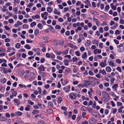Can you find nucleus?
<instances>
[{
	"label": "nucleus",
	"instance_id": "obj_1",
	"mask_svg": "<svg viewBox=\"0 0 124 124\" xmlns=\"http://www.w3.org/2000/svg\"><path fill=\"white\" fill-rule=\"evenodd\" d=\"M102 95L103 97V99H107L109 97V95L108 93L105 91H103L102 92Z\"/></svg>",
	"mask_w": 124,
	"mask_h": 124
},
{
	"label": "nucleus",
	"instance_id": "obj_2",
	"mask_svg": "<svg viewBox=\"0 0 124 124\" xmlns=\"http://www.w3.org/2000/svg\"><path fill=\"white\" fill-rule=\"evenodd\" d=\"M48 15V13L46 12H45L41 14V17L44 20H46L47 19V16Z\"/></svg>",
	"mask_w": 124,
	"mask_h": 124
},
{
	"label": "nucleus",
	"instance_id": "obj_3",
	"mask_svg": "<svg viewBox=\"0 0 124 124\" xmlns=\"http://www.w3.org/2000/svg\"><path fill=\"white\" fill-rule=\"evenodd\" d=\"M69 98L70 99L72 100L75 99L76 97V94L75 93H70L69 95Z\"/></svg>",
	"mask_w": 124,
	"mask_h": 124
},
{
	"label": "nucleus",
	"instance_id": "obj_4",
	"mask_svg": "<svg viewBox=\"0 0 124 124\" xmlns=\"http://www.w3.org/2000/svg\"><path fill=\"white\" fill-rule=\"evenodd\" d=\"M3 69H4L3 72L5 74H7L8 72L10 73L12 72V70L10 68H9L8 69L5 68H3Z\"/></svg>",
	"mask_w": 124,
	"mask_h": 124
},
{
	"label": "nucleus",
	"instance_id": "obj_5",
	"mask_svg": "<svg viewBox=\"0 0 124 124\" xmlns=\"http://www.w3.org/2000/svg\"><path fill=\"white\" fill-rule=\"evenodd\" d=\"M14 101V103L15 105L18 106L20 104V101L17 99H15Z\"/></svg>",
	"mask_w": 124,
	"mask_h": 124
},
{
	"label": "nucleus",
	"instance_id": "obj_6",
	"mask_svg": "<svg viewBox=\"0 0 124 124\" xmlns=\"http://www.w3.org/2000/svg\"><path fill=\"white\" fill-rule=\"evenodd\" d=\"M70 87L69 85H67L64 87L63 89L66 93H68L69 92Z\"/></svg>",
	"mask_w": 124,
	"mask_h": 124
},
{
	"label": "nucleus",
	"instance_id": "obj_7",
	"mask_svg": "<svg viewBox=\"0 0 124 124\" xmlns=\"http://www.w3.org/2000/svg\"><path fill=\"white\" fill-rule=\"evenodd\" d=\"M44 67L42 65H41L38 68V69L40 71H44L45 70Z\"/></svg>",
	"mask_w": 124,
	"mask_h": 124
},
{
	"label": "nucleus",
	"instance_id": "obj_8",
	"mask_svg": "<svg viewBox=\"0 0 124 124\" xmlns=\"http://www.w3.org/2000/svg\"><path fill=\"white\" fill-rule=\"evenodd\" d=\"M15 113V116L19 117L21 116L22 115V113L20 111H17Z\"/></svg>",
	"mask_w": 124,
	"mask_h": 124
},
{
	"label": "nucleus",
	"instance_id": "obj_9",
	"mask_svg": "<svg viewBox=\"0 0 124 124\" xmlns=\"http://www.w3.org/2000/svg\"><path fill=\"white\" fill-rule=\"evenodd\" d=\"M94 53L95 54H99L101 53V50L98 49H95L93 51Z\"/></svg>",
	"mask_w": 124,
	"mask_h": 124
},
{
	"label": "nucleus",
	"instance_id": "obj_10",
	"mask_svg": "<svg viewBox=\"0 0 124 124\" xmlns=\"http://www.w3.org/2000/svg\"><path fill=\"white\" fill-rule=\"evenodd\" d=\"M92 43L93 44H95L97 46H98L99 41L98 40L96 39H94L92 41Z\"/></svg>",
	"mask_w": 124,
	"mask_h": 124
},
{
	"label": "nucleus",
	"instance_id": "obj_11",
	"mask_svg": "<svg viewBox=\"0 0 124 124\" xmlns=\"http://www.w3.org/2000/svg\"><path fill=\"white\" fill-rule=\"evenodd\" d=\"M92 115L95 117L97 118H99L100 117L99 114L97 112L93 113Z\"/></svg>",
	"mask_w": 124,
	"mask_h": 124
},
{
	"label": "nucleus",
	"instance_id": "obj_12",
	"mask_svg": "<svg viewBox=\"0 0 124 124\" xmlns=\"http://www.w3.org/2000/svg\"><path fill=\"white\" fill-rule=\"evenodd\" d=\"M99 73H101L103 75H105L106 74V73L104 69L102 70H99Z\"/></svg>",
	"mask_w": 124,
	"mask_h": 124
},
{
	"label": "nucleus",
	"instance_id": "obj_13",
	"mask_svg": "<svg viewBox=\"0 0 124 124\" xmlns=\"http://www.w3.org/2000/svg\"><path fill=\"white\" fill-rule=\"evenodd\" d=\"M84 83L85 85L87 86L90 85L91 83V82L90 81H86L85 80L84 81Z\"/></svg>",
	"mask_w": 124,
	"mask_h": 124
},
{
	"label": "nucleus",
	"instance_id": "obj_14",
	"mask_svg": "<svg viewBox=\"0 0 124 124\" xmlns=\"http://www.w3.org/2000/svg\"><path fill=\"white\" fill-rule=\"evenodd\" d=\"M100 65L101 67L103 68L106 67L107 65V64L106 63L102 62L100 64Z\"/></svg>",
	"mask_w": 124,
	"mask_h": 124
},
{
	"label": "nucleus",
	"instance_id": "obj_15",
	"mask_svg": "<svg viewBox=\"0 0 124 124\" xmlns=\"http://www.w3.org/2000/svg\"><path fill=\"white\" fill-rule=\"evenodd\" d=\"M17 23H16L15 24V27H18L19 25H22V23L20 22L19 21H17Z\"/></svg>",
	"mask_w": 124,
	"mask_h": 124
},
{
	"label": "nucleus",
	"instance_id": "obj_16",
	"mask_svg": "<svg viewBox=\"0 0 124 124\" xmlns=\"http://www.w3.org/2000/svg\"><path fill=\"white\" fill-rule=\"evenodd\" d=\"M47 57L51 59H54L55 57L54 55H46Z\"/></svg>",
	"mask_w": 124,
	"mask_h": 124
},
{
	"label": "nucleus",
	"instance_id": "obj_17",
	"mask_svg": "<svg viewBox=\"0 0 124 124\" xmlns=\"http://www.w3.org/2000/svg\"><path fill=\"white\" fill-rule=\"evenodd\" d=\"M108 64L109 65L112 67H115L116 65L114 62L111 61L109 62Z\"/></svg>",
	"mask_w": 124,
	"mask_h": 124
},
{
	"label": "nucleus",
	"instance_id": "obj_18",
	"mask_svg": "<svg viewBox=\"0 0 124 124\" xmlns=\"http://www.w3.org/2000/svg\"><path fill=\"white\" fill-rule=\"evenodd\" d=\"M77 86L79 87H81V88H84L85 87H87V86L85 85H82V84H80L78 85Z\"/></svg>",
	"mask_w": 124,
	"mask_h": 124
},
{
	"label": "nucleus",
	"instance_id": "obj_19",
	"mask_svg": "<svg viewBox=\"0 0 124 124\" xmlns=\"http://www.w3.org/2000/svg\"><path fill=\"white\" fill-rule=\"evenodd\" d=\"M118 86V85L117 84H115L112 86V88L114 89L115 91H116L117 90V88Z\"/></svg>",
	"mask_w": 124,
	"mask_h": 124
},
{
	"label": "nucleus",
	"instance_id": "obj_20",
	"mask_svg": "<svg viewBox=\"0 0 124 124\" xmlns=\"http://www.w3.org/2000/svg\"><path fill=\"white\" fill-rule=\"evenodd\" d=\"M7 120V119L5 117H0V121H5Z\"/></svg>",
	"mask_w": 124,
	"mask_h": 124
},
{
	"label": "nucleus",
	"instance_id": "obj_21",
	"mask_svg": "<svg viewBox=\"0 0 124 124\" xmlns=\"http://www.w3.org/2000/svg\"><path fill=\"white\" fill-rule=\"evenodd\" d=\"M54 13L56 14H57L58 15H60V12H58L57 10L56 9H54Z\"/></svg>",
	"mask_w": 124,
	"mask_h": 124
},
{
	"label": "nucleus",
	"instance_id": "obj_22",
	"mask_svg": "<svg viewBox=\"0 0 124 124\" xmlns=\"http://www.w3.org/2000/svg\"><path fill=\"white\" fill-rule=\"evenodd\" d=\"M68 82V81L64 80L62 82V84L63 85H65Z\"/></svg>",
	"mask_w": 124,
	"mask_h": 124
},
{
	"label": "nucleus",
	"instance_id": "obj_23",
	"mask_svg": "<svg viewBox=\"0 0 124 124\" xmlns=\"http://www.w3.org/2000/svg\"><path fill=\"white\" fill-rule=\"evenodd\" d=\"M69 61L67 59H65L64 61V64L66 66H68L69 65Z\"/></svg>",
	"mask_w": 124,
	"mask_h": 124
},
{
	"label": "nucleus",
	"instance_id": "obj_24",
	"mask_svg": "<svg viewBox=\"0 0 124 124\" xmlns=\"http://www.w3.org/2000/svg\"><path fill=\"white\" fill-rule=\"evenodd\" d=\"M105 69L106 71L108 72H110L111 70V68L109 67H106V68Z\"/></svg>",
	"mask_w": 124,
	"mask_h": 124
},
{
	"label": "nucleus",
	"instance_id": "obj_25",
	"mask_svg": "<svg viewBox=\"0 0 124 124\" xmlns=\"http://www.w3.org/2000/svg\"><path fill=\"white\" fill-rule=\"evenodd\" d=\"M30 75L31 76L30 79L32 80L35 78V74L33 73H31L30 74Z\"/></svg>",
	"mask_w": 124,
	"mask_h": 124
},
{
	"label": "nucleus",
	"instance_id": "obj_26",
	"mask_svg": "<svg viewBox=\"0 0 124 124\" xmlns=\"http://www.w3.org/2000/svg\"><path fill=\"white\" fill-rule=\"evenodd\" d=\"M6 79L5 78H2L0 80V82L3 84H5L6 81Z\"/></svg>",
	"mask_w": 124,
	"mask_h": 124
},
{
	"label": "nucleus",
	"instance_id": "obj_27",
	"mask_svg": "<svg viewBox=\"0 0 124 124\" xmlns=\"http://www.w3.org/2000/svg\"><path fill=\"white\" fill-rule=\"evenodd\" d=\"M58 100L57 101V102L58 103H60L62 101V99L61 97H59L58 98Z\"/></svg>",
	"mask_w": 124,
	"mask_h": 124
},
{
	"label": "nucleus",
	"instance_id": "obj_28",
	"mask_svg": "<svg viewBox=\"0 0 124 124\" xmlns=\"http://www.w3.org/2000/svg\"><path fill=\"white\" fill-rule=\"evenodd\" d=\"M21 88H26V86L24 85H22L21 84H19L18 85Z\"/></svg>",
	"mask_w": 124,
	"mask_h": 124
},
{
	"label": "nucleus",
	"instance_id": "obj_29",
	"mask_svg": "<svg viewBox=\"0 0 124 124\" xmlns=\"http://www.w3.org/2000/svg\"><path fill=\"white\" fill-rule=\"evenodd\" d=\"M47 11L49 13H51L52 11V10L50 7H48L47 8Z\"/></svg>",
	"mask_w": 124,
	"mask_h": 124
},
{
	"label": "nucleus",
	"instance_id": "obj_30",
	"mask_svg": "<svg viewBox=\"0 0 124 124\" xmlns=\"http://www.w3.org/2000/svg\"><path fill=\"white\" fill-rule=\"evenodd\" d=\"M81 110L85 111L86 110V108L84 106H82L81 108Z\"/></svg>",
	"mask_w": 124,
	"mask_h": 124
},
{
	"label": "nucleus",
	"instance_id": "obj_31",
	"mask_svg": "<svg viewBox=\"0 0 124 124\" xmlns=\"http://www.w3.org/2000/svg\"><path fill=\"white\" fill-rule=\"evenodd\" d=\"M115 80V79L113 78H111L110 84L111 85H113Z\"/></svg>",
	"mask_w": 124,
	"mask_h": 124
},
{
	"label": "nucleus",
	"instance_id": "obj_32",
	"mask_svg": "<svg viewBox=\"0 0 124 124\" xmlns=\"http://www.w3.org/2000/svg\"><path fill=\"white\" fill-rule=\"evenodd\" d=\"M36 51H37V54H40L41 53L40 52H41L40 50L39 49V48H36L35 50Z\"/></svg>",
	"mask_w": 124,
	"mask_h": 124
},
{
	"label": "nucleus",
	"instance_id": "obj_33",
	"mask_svg": "<svg viewBox=\"0 0 124 124\" xmlns=\"http://www.w3.org/2000/svg\"><path fill=\"white\" fill-rule=\"evenodd\" d=\"M48 105L50 107H53V103L50 102H49L48 103Z\"/></svg>",
	"mask_w": 124,
	"mask_h": 124
},
{
	"label": "nucleus",
	"instance_id": "obj_34",
	"mask_svg": "<svg viewBox=\"0 0 124 124\" xmlns=\"http://www.w3.org/2000/svg\"><path fill=\"white\" fill-rule=\"evenodd\" d=\"M118 24L117 23H116L115 24V25H114L112 27L110 28L111 29L114 30L115 29L116 27H117Z\"/></svg>",
	"mask_w": 124,
	"mask_h": 124
},
{
	"label": "nucleus",
	"instance_id": "obj_35",
	"mask_svg": "<svg viewBox=\"0 0 124 124\" xmlns=\"http://www.w3.org/2000/svg\"><path fill=\"white\" fill-rule=\"evenodd\" d=\"M39 113V111L38 110H34L32 112V113L33 115H35L36 114H37Z\"/></svg>",
	"mask_w": 124,
	"mask_h": 124
},
{
	"label": "nucleus",
	"instance_id": "obj_36",
	"mask_svg": "<svg viewBox=\"0 0 124 124\" xmlns=\"http://www.w3.org/2000/svg\"><path fill=\"white\" fill-rule=\"evenodd\" d=\"M39 30H35L34 32V35L36 36H37L39 33Z\"/></svg>",
	"mask_w": 124,
	"mask_h": 124
},
{
	"label": "nucleus",
	"instance_id": "obj_37",
	"mask_svg": "<svg viewBox=\"0 0 124 124\" xmlns=\"http://www.w3.org/2000/svg\"><path fill=\"white\" fill-rule=\"evenodd\" d=\"M73 61V62H76L78 60V59L76 57H74L72 58Z\"/></svg>",
	"mask_w": 124,
	"mask_h": 124
},
{
	"label": "nucleus",
	"instance_id": "obj_38",
	"mask_svg": "<svg viewBox=\"0 0 124 124\" xmlns=\"http://www.w3.org/2000/svg\"><path fill=\"white\" fill-rule=\"evenodd\" d=\"M109 94L111 96H112L114 97L115 95V94L113 92L111 91L109 93Z\"/></svg>",
	"mask_w": 124,
	"mask_h": 124
},
{
	"label": "nucleus",
	"instance_id": "obj_39",
	"mask_svg": "<svg viewBox=\"0 0 124 124\" xmlns=\"http://www.w3.org/2000/svg\"><path fill=\"white\" fill-rule=\"evenodd\" d=\"M69 50L67 49L65 51H64L62 52V54H68Z\"/></svg>",
	"mask_w": 124,
	"mask_h": 124
},
{
	"label": "nucleus",
	"instance_id": "obj_40",
	"mask_svg": "<svg viewBox=\"0 0 124 124\" xmlns=\"http://www.w3.org/2000/svg\"><path fill=\"white\" fill-rule=\"evenodd\" d=\"M37 26L41 30L42 29V26L41 23H39L38 25Z\"/></svg>",
	"mask_w": 124,
	"mask_h": 124
},
{
	"label": "nucleus",
	"instance_id": "obj_41",
	"mask_svg": "<svg viewBox=\"0 0 124 124\" xmlns=\"http://www.w3.org/2000/svg\"><path fill=\"white\" fill-rule=\"evenodd\" d=\"M36 25V23L34 22L31 23L30 24V25L31 27H33L34 25Z\"/></svg>",
	"mask_w": 124,
	"mask_h": 124
},
{
	"label": "nucleus",
	"instance_id": "obj_42",
	"mask_svg": "<svg viewBox=\"0 0 124 124\" xmlns=\"http://www.w3.org/2000/svg\"><path fill=\"white\" fill-rule=\"evenodd\" d=\"M22 27L23 29H26L28 27V26L26 24H24L23 26Z\"/></svg>",
	"mask_w": 124,
	"mask_h": 124
},
{
	"label": "nucleus",
	"instance_id": "obj_43",
	"mask_svg": "<svg viewBox=\"0 0 124 124\" xmlns=\"http://www.w3.org/2000/svg\"><path fill=\"white\" fill-rule=\"evenodd\" d=\"M13 10L15 12V14H17L18 10L17 8H13Z\"/></svg>",
	"mask_w": 124,
	"mask_h": 124
},
{
	"label": "nucleus",
	"instance_id": "obj_44",
	"mask_svg": "<svg viewBox=\"0 0 124 124\" xmlns=\"http://www.w3.org/2000/svg\"><path fill=\"white\" fill-rule=\"evenodd\" d=\"M14 96H16L17 94V93L16 91H15L11 93Z\"/></svg>",
	"mask_w": 124,
	"mask_h": 124
},
{
	"label": "nucleus",
	"instance_id": "obj_45",
	"mask_svg": "<svg viewBox=\"0 0 124 124\" xmlns=\"http://www.w3.org/2000/svg\"><path fill=\"white\" fill-rule=\"evenodd\" d=\"M68 45L72 48L74 47V46L71 43H69L68 44Z\"/></svg>",
	"mask_w": 124,
	"mask_h": 124
},
{
	"label": "nucleus",
	"instance_id": "obj_46",
	"mask_svg": "<svg viewBox=\"0 0 124 124\" xmlns=\"http://www.w3.org/2000/svg\"><path fill=\"white\" fill-rule=\"evenodd\" d=\"M44 121L43 120H41L38 121V124H44Z\"/></svg>",
	"mask_w": 124,
	"mask_h": 124
},
{
	"label": "nucleus",
	"instance_id": "obj_47",
	"mask_svg": "<svg viewBox=\"0 0 124 124\" xmlns=\"http://www.w3.org/2000/svg\"><path fill=\"white\" fill-rule=\"evenodd\" d=\"M104 85L105 87H108L109 85V83L108 82H106L104 83Z\"/></svg>",
	"mask_w": 124,
	"mask_h": 124
},
{
	"label": "nucleus",
	"instance_id": "obj_48",
	"mask_svg": "<svg viewBox=\"0 0 124 124\" xmlns=\"http://www.w3.org/2000/svg\"><path fill=\"white\" fill-rule=\"evenodd\" d=\"M21 45L19 43H17L16 45V47L17 48H19L20 46Z\"/></svg>",
	"mask_w": 124,
	"mask_h": 124
},
{
	"label": "nucleus",
	"instance_id": "obj_49",
	"mask_svg": "<svg viewBox=\"0 0 124 124\" xmlns=\"http://www.w3.org/2000/svg\"><path fill=\"white\" fill-rule=\"evenodd\" d=\"M117 105L118 106H121L122 105V103L120 102H117Z\"/></svg>",
	"mask_w": 124,
	"mask_h": 124
},
{
	"label": "nucleus",
	"instance_id": "obj_50",
	"mask_svg": "<svg viewBox=\"0 0 124 124\" xmlns=\"http://www.w3.org/2000/svg\"><path fill=\"white\" fill-rule=\"evenodd\" d=\"M55 28L56 29H61V27L59 25H57L55 26Z\"/></svg>",
	"mask_w": 124,
	"mask_h": 124
},
{
	"label": "nucleus",
	"instance_id": "obj_51",
	"mask_svg": "<svg viewBox=\"0 0 124 124\" xmlns=\"http://www.w3.org/2000/svg\"><path fill=\"white\" fill-rule=\"evenodd\" d=\"M113 110L112 111V113L113 114H114L115 113H116L117 112V109L116 108H113Z\"/></svg>",
	"mask_w": 124,
	"mask_h": 124
},
{
	"label": "nucleus",
	"instance_id": "obj_52",
	"mask_svg": "<svg viewBox=\"0 0 124 124\" xmlns=\"http://www.w3.org/2000/svg\"><path fill=\"white\" fill-rule=\"evenodd\" d=\"M116 70L119 72H121V68L119 67H117L116 68Z\"/></svg>",
	"mask_w": 124,
	"mask_h": 124
},
{
	"label": "nucleus",
	"instance_id": "obj_53",
	"mask_svg": "<svg viewBox=\"0 0 124 124\" xmlns=\"http://www.w3.org/2000/svg\"><path fill=\"white\" fill-rule=\"evenodd\" d=\"M58 21L60 22H62L63 21V20L62 18L60 17L58 19Z\"/></svg>",
	"mask_w": 124,
	"mask_h": 124
},
{
	"label": "nucleus",
	"instance_id": "obj_54",
	"mask_svg": "<svg viewBox=\"0 0 124 124\" xmlns=\"http://www.w3.org/2000/svg\"><path fill=\"white\" fill-rule=\"evenodd\" d=\"M99 31L100 32L102 33L103 32V29L102 27H101L99 29Z\"/></svg>",
	"mask_w": 124,
	"mask_h": 124
},
{
	"label": "nucleus",
	"instance_id": "obj_55",
	"mask_svg": "<svg viewBox=\"0 0 124 124\" xmlns=\"http://www.w3.org/2000/svg\"><path fill=\"white\" fill-rule=\"evenodd\" d=\"M28 103L30 105H33L34 104V103L33 102H32V101H31V100H29L28 101Z\"/></svg>",
	"mask_w": 124,
	"mask_h": 124
},
{
	"label": "nucleus",
	"instance_id": "obj_56",
	"mask_svg": "<svg viewBox=\"0 0 124 124\" xmlns=\"http://www.w3.org/2000/svg\"><path fill=\"white\" fill-rule=\"evenodd\" d=\"M120 24H124V21L122 19H120Z\"/></svg>",
	"mask_w": 124,
	"mask_h": 124
},
{
	"label": "nucleus",
	"instance_id": "obj_57",
	"mask_svg": "<svg viewBox=\"0 0 124 124\" xmlns=\"http://www.w3.org/2000/svg\"><path fill=\"white\" fill-rule=\"evenodd\" d=\"M86 4L88 5H90L91 4L89 1L88 0H86L85 1Z\"/></svg>",
	"mask_w": 124,
	"mask_h": 124
},
{
	"label": "nucleus",
	"instance_id": "obj_58",
	"mask_svg": "<svg viewBox=\"0 0 124 124\" xmlns=\"http://www.w3.org/2000/svg\"><path fill=\"white\" fill-rule=\"evenodd\" d=\"M76 75V77L78 78H79L81 76L79 72H77Z\"/></svg>",
	"mask_w": 124,
	"mask_h": 124
},
{
	"label": "nucleus",
	"instance_id": "obj_59",
	"mask_svg": "<svg viewBox=\"0 0 124 124\" xmlns=\"http://www.w3.org/2000/svg\"><path fill=\"white\" fill-rule=\"evenodd\" d=\"M109 8V6L108 5H107L105 7V9L106 10H108Z\"/></svg>",
	"mask_w": 124,
	"mask_h": 124
},
{
	"label": "nucleus",
	"instance_id": "obj_60",
	"mask_svg": "<svg viewBox=\"0 0 124 124\" xmlns=\"http://www.w3.org/2000/svg\"><path fill=\"white\" fill-rule=\"evenodd\" d=\"M93 104V102L92 101H90L89 102V104L88 105V106H89L90 105H92Z\"/></svg>",
	"mask_w": 124,
	"mask_h": 124
},
{
	"label": "nucleus",
	"instance_id": "obj_61",
	"mask_svg": "<svg viewBox=\"0 0 124 124\" xmlns=\"http://www.w3.org/2000/svg\"><path fill=\"white\" fill-rule=\"evenodd\" d=\"M86 42L87 44L88 45H91V41L89 40H88Z\"/></svg>",
	"mask_w": 124,
	"mask_h": 124
},
{
	"label": "nucleus",
	"instance_id": "obj_62",
	"mask_svg": "<svg viewBox=\"0 0 124 124\" xmlns=\"http://www.w3.org/2000/svg\"><path fill=\"white\" fill-rule=\"evenodd\" d=\"M87 57V55H82V58L83 59H85Z\"/></svg>",
	"mask_w": 124,
	"mask_h": 124
},
{
	"label": "nucleus",
	"instance_id": "obj_63",
	"mask_svg": "<svg viewBox=\"0 0 124 124\" xmlns=\"http://www.w3.org/2000/svg\"><path fill=\"white\" fill-rule=\"evenodd\" d=\"M116 62L118 64H120L121 63V61L120 59H117L116 60Z\"/></svg>",
	"mask_w": 124,
	"mask_h": 124
},
{
	"label": "nucleus",
	"instance_id": "obj_64",
	"mask_svg": "<svg viewBox=\"0 0 124 124\" xmlns=\"http://www.w3.org/2000/svg\"><path fill=\"white\" fill-rule=\"evenodd\" d=\"M87 90L86 89L84 88L82 90V92L84 93H86L87 92Z\"/></svg>",
	"mask_w": 124,
	"mask_h": 124
}]
</instances>
